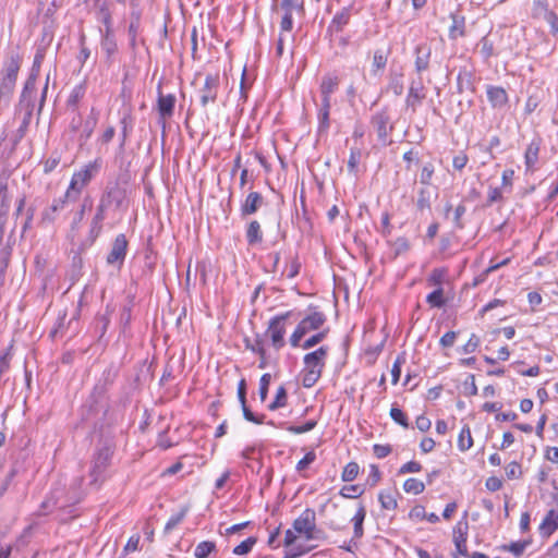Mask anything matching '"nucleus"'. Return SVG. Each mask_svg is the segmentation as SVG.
Here are the masks:
<instances>
[{
  "mask_svg": "<svg viewBox=\"0 0 558 558\" xmlns=\"http://www.w3.org/2000/svg\"><path fill=\"white\" fill-rule=\"evenodd\" d=\"M85 92H86L85 84L82 83V84L74 86V88L71 90L70 96L66 100L68 107H72V108L76 107L78 105V102L83 99Z\"/></svg>",
  "mask_w": 558,
  "mask_h": 558,
  "instance_id": "43",
  "label": "nucleus"
},
{
  "mask_svg": "<svg viewBox=\"0 0 558 558\" xmlns=\"http://www.w3.org/2000/svg\"><path fill=\"white\" fill-rule=\"evenodd\" d=\"M451 25L449 27L448 37L451 40H457L464 37L466 34L465 16L457 10L450 13Z\"/></svg>",
  "mask_w": 558,
  "mask_h": 558,
  "instance_id": "20",
  "label": "nucleus"
},
{
  "mask_svg": "<svg viewBox=\"0 0 558 558\" xmlns=\"http://www.w3.org/2000/svg\"><path fill=\"white\" fill-rule=\"evenodd\" d=\"M241 408H242L243 416L246 421L254 423V424H263L264 423L265 415L264 414H260V415L254 414L251 411V409L248 408L246 402L241 403Z\"/></svg>",
  "mask_w": 558,
  "mask_h": 558,
  "instance_id": "60",
  "label": "nucleus"
},
{
  "mask_svg": "<svg viewBox=\"0 0 558 558\" xmlns=\"http://www.w3.org/2000/svg\"><path fill=\"white\" fill-rule=\"evenodd\" d=\"M477 47L480 48V53L484 61H488L490 57L495 56L494 43L488 38V36L482 37Z\"/></svg>",
  "mask_w": 558,
  "mask_h": 558,
  "instance_id": "40",
  "label": "nucleus"
},
{
  "mask_svg": "<svg viewBox=\"0 0 558 558\" xmlns=\"http://www.w3.org/2000/svg\"><path fill=\"white\" fill-rule=\"evenodd\" d=\"M426 302L432 307L441 308L446 304V299L444 298V289L442 288L435 289L433 292H430L426 296Z\"/></svg>",
  "mask_w": 558,
  "mask_h": 558,
  "instance_id": "44",
  "label": "nucleus"
},
{
  "mask_svg": "<svg viewBox=\"0 0 558 558\" xmlns=\"http://www.w3.org/2000/svg\"><path fill=\"white\" fill-rule=\"evenodd\" d=\"M97 122H98V112L95 110V108H92L90 114L85 120V122L83 124V130L80 134V141L82 142V144L86 143L90 138V136L97 125Z\"/></svg>",
  "mask_w": 558,
  "mask_h": 558,
  "instance_id": "29",
  "label": "nucleus"
},
{
  "mask_svg": "<svg viewBox=\"0 0 558 558\" xmlns=\"http://www.w3.org/2000/svg\"><path fill=\"white\" fill-rule=\"evenodd\" d=\"M389 414H390V417L392 418V421L395 423L401 425L404 428H409L410 427L408 416H407V414L401 409H399L397 407H392L390 409V413Z\"/></svg>",
  "mask_w": 558,
  "mask_h": 558,
  "instance_id": "52",
  "label": "nucleus"
},
{
  "mask_svg": "<svg viewBox=\"0 0 558 558\" xmlns=\"http://www.w3.org/2000/svg\"><path fill=\"white\" fill-rule=\"evenodd\" d=\"M301 266L302 265H301V262L299 259V256L295 255L294 257H292L290 259L289 264L287 265V269H288L287 277L289 279L295 278L300 274Z\"/></svg>",
  "mask_w": 558,
  "mask_h": 558,
  "instance_id": "63",
  "label": "nucleus"
},
{
  "mask_svg": "<svg viewBox=\"0 0 558 558\" xmlns=\"http://www.w3.org/2000/svg\"><path fill=\"white\" fill-rule=\"evenodd\" d=\"M364 493V488L361 485H348L343 486L340 490V495L344 498H357Z\"/></svg>",
  "mask_w": 558,
  "mask_h": 558,
  "instance_id": "58",
  "label": "nucleus"
},
{
  "mask_svg": "<svg viewBox=\"0 0 558 558\" xmlns=\"http://www.w3.org/2000/svg\"><path fill=\"white\" fill-rule=\"evenodd\" d=\"M293 530L301 535H306L313 532L316 526V512L312 508H306L294 521Z\"/></svg>",
  "mask_w": 558,
  "mask_h": 558,
  "instance_id": "16",
  "label": "nucleus"
},
{
  "mask_svg": "<svg viewBox=\"0 0 558 558\" xmlns=\"http://www.w3.org/2000/svg\"><path fill=\"white\" fill-rule=\"evenodd\" d=\"M128 246L129 242L126 240L125 234L120 233L118 234L112 244L110 252L107 255L106 262L110 266H114L118 269H121V267L124 264L126 253H128Z\"/></svg>",
  "mask_w": 558,
  "mask_h": 558,
  "instance_id": "10",
  "label": "nucleus"
},
{
  "mask_svg": "<svg viewBox=\"0 0 558 558\" xmlns=\"http://www.w3.org/2000/svg\"><path fill=\"white\" fill-rule=\"evenodd\" d=\"M280 8L283 15L280 22L281 32H291L293 28V13H304L303 0H281Z\"/></svg>",
  "mask_w": 558,
  "mask_h": 558,
  "instance_id": "12",
  "label": "nucleus"
},
{
  "mask_svg": "<svg viewBox=\"0 0 558 558\" xmlns=\"http://www.w3.org/2000/svg\"><path fill=\"white\" fill-rule=\"evenodd\" d=\"M245 238L248 245H255L263 241V232L260 223L257 220H252L245 231Z\"/></svg>",
  "mask_w": 558,
  "mask_h": 558,
  "instance_id": "31",
  "label": "nucleus"
},
{
  "mask_svg": "<svg viewBox=\"0 0 558 558\" xmlns=\"http://www.w3.org/2000/svg\"><path fill=\"white\" fill-rule=\"evenodd\" d=\"M395 257L407 253L410 250L409 240L404 236H400L390 243Z\"/></svg>",
  "mask_w": 558,
  "mask_h": 558,
  "instance_id": "50",
  "label": "nucleus"
},
{
  "mask_svg": "<svg viewBox=\"0 0 558 558\" xmlns=\"http://www.w3.org/2000/svg\"><path fill=\"white\" fill-rule=\"evenodd\" d=\"M360 466L356 462H349L342 471L341 478L343 482H352L356 478Z\"/></svg>",
  "mask_w": 558,
  "mask_h": 558,
  "instance_id": "49",
  "label": "nucleus"
},
{
  "mask_svg": "<svg viewBox=\"0 0 558 558\" xmlns=\"http://www.w3.org/2000/svg\"><path fill=\"white\" fill-rule=\"evenodd\" d=\"M434 172L435 168L432 162L424 165L420 174V182L426 186L430 185Z\"/></svg>",
  "mask_w": 558,
  "mask_h": 558,
  "instance_id": "59",
  "label": "nucleus"
},
{
  "mask_svg": "<svg viewBox=\"0 0 558 558\" xmlns=\"http://www.w3.org/2000/svg\"><path fill=\"white\" fill-rule=\"evenodd\" d=\"M32 116V111L15 109L13 122H17L19 126L9 136V141L11 142L13 148H15L20 144V142L25 137L28 131V126L31 124Z\"/></svg>",
  "mask_w": 558,
  "mask_h": 558,
  "instance_id": "13",
  "label": "nucleus"
},
{
  "mask_svg": "<svg viewBox=\"0 0 558 558\" xmlns=\"http://www.w3.org/2000/svg\"><path fill=\"white\" fill-rule=\"evenodd\" d=\"M405 357L403 355H398L397 359L393 362L392 368H391V383L392 385H396L401 376V366L404 364Z\"/></svg>",
  "mask_w": 558,
  "mask_h": 558,
  "instance_id": "61",
  "label": "nucleus"
},
{
  "mask_svg": "<svg viewBox=\"0 0 558 558\" xmlns=\"http://www.w3.org/2000/svg\"><path fill=\"white\" fill-rule=\"evenodd\" d=\"M287 400H288L287 390H286L284 386H280L277 389L275 400L271 403H269L268 409L270 411H275L279 408H283L287 404Z\"/></svg>",
  "mask_w": 558,
  "mask_h": 558,
  "instance_id": "48",
  "label": "nucleus"
},
{
  "mask_svg": "<svg viewBox=\"0 0 558 558\" xmlns=\"http://www.w3.org/2000/svg\"><path fill=\"white\" fill-rule=\"evenodd\" d=\"M413 54L415 72L422 74L428 71L432 59V46L427 41H422L415 46Z\"/></svg>",
  "mask_w": 558,
  "mask_h": 558,
  "instance_id": "15",
  "label": "nucleus"
},
{
  "mask_svg": "<svg viewBox=\"0 0 558 558\" xmlns=\"http://www.w3.org/2000/svg\"><path fill=\"white\" fill-rule=\"evenodd\" d=\"M11 256V246L3 242V239H0V279L5 272L8 268L9 260Z\"/></svg>",
  "mask_w": 558,
  "mask_h": 558,
  "instance_id": "41",
  "label": "nucleus"
},
{
  "mask_svg": "<svg viewBox=\"0 0 558 558\" xmlns=\"http://www.w3.org/2000/svg\"><path fill=\"white\" fill-rule=\"evenodd\" d=\"M390 50H384L381 48L376 49L373 54L372 73L376 75L378 72L384 71L387 65Z\"/></svg>",
  "mask_w": 558,
  "mask_h": 558,
  "instance_id": "32",
  "label": "nucleus"
},
{
  "mask_svg": "<svg viewBox=\"0 0 558 558\" xmlns=\"http://www.w3.org/2000/svg\"><path fill=\"white\" fill-rule=\"evenodd\" d=\"M403 489L405 493L418 495L424 492L425 484L417 478L410 477L404 482Z\"/></svg>",
  "mask_w": 558,
  "mask_h": 558,
  "instance_id": "46",
  "label": "nucleus"
},
{
  "mask_svg": "<svg viewBox=\"0 0 558 558\" xmlns=\"http://www.w3.org/2000/svg\"><path fill=\"white\" fill-rule=\"evenodd\" d=\"M425 96V87L422 78L420 77L417 81H412L405 99L407 106L415 110V108L424 100Z\"/></svg>",
  "mask_w": 558,
  "mask_h": 558,
  "instance_id": "22",
  "label": "nucleus"
},
{
  "mask_svg": "<svg viewBox=\"0 0 558 558\" xmlns=\"http://www.w3.org/2000/svg\"><path fill=\"white\" fill-rule=\"evenodd\" d=\"M270 380L271 375L268 373L263 374L260 377L258 393L262 402L267 399Z\"/></svg>",
  "mask_w": 558,
  "mask_h": 558,
  "instance_id": "62",
  "label": "nucleus"
},
{
  "mask_svg": "<svg viewBox=\"0 0 558 558\" xmlns=\"http://www.w3.org/2000/svg\"><path fill=\"white\" fill-rule=\"evenodd\" d=\"M371 124L376 131L378 141L384 145H390L389 134L393 130V125L390 123V116L387 108H383L376 112L372 119Z\"/></svg>",
  "mask_w": 558,
  "mask_h": 558,
  "instance_id": "8",
  "label": "nucleus"
},
{
  "mask_svg": "<svg viewBox=\"0 0 558 558\" xmlns=\"http://www.w3.org/2000/svg\"><path fill=\"white\" fill-rule=\"evenodd\" d=\"M378 500L384 509L393 510L397 508L398 502L391 492L383 490L378 495Z\"/></svg>",
  "mask_w": 558,
  "mask_h": 558,
  "instance_id": "47",
  "label": "nucleus"
},
{
  "mask_svg": "<svg viewBox=\"0 0 558 558\" xmlns=\"http://www.w3.org/2000/svg\"><path fill=\"white\" fill-rule=\"evenodd\" d=\"M256 542L257 538L254 536L246 538L245 541L241 542L238 546L233 548V554L239 556L248 554L252 550L253 546L256 544Z\"/></svg>",
  "mask_w": 558,
  "mask_h": 558,
  "instance_id": "53",
  "label": "nucleus"
},
{
  "mask_svg": "<svg viewBox=\"0 0 558 558\" xmlns=\"http://www.w3.org/2000/svg\"><path fill=\"white\" fill-rule=\"evenodd\" d=\"M102 168L101 158L88 161L78 170L74 171L70 184L65 191L66 197L72 198V203L78 201L82 192L90 184V182L99 174Z\"/></svg>",
  "mask_w": 558,
  "mask_h": 558,
  "instance_id": "2",
  "label": "nucleus"
},
{
  "mask_svg": "<svg viewBox=\"0 0 558 558\" xmlns=\"http://www.w3.org/2000/svg\"><path fill=\"white\" fill-rule=\"evenodd\" d=\"M294 317V311H287L269 319L264 336L269 338L270 344L275 350L279 351L286 345L284 335L287 331V322Z\"/></svg>",
  "mask_w": 558,
  "mask_h": 558,
  "instance_id": "4",
  "label": "nucleus"
},
{
  "mask_svg": "<svg viewBox=\"0 0 558 558\" xmlns=\"http://www.w3.org/2000/svg\"><path fill=\"white\" fill-rule=\"evenodd\" d=\"M110 316L111 311L107 307L105 313H98L94 319V330L99 340L102 339L109 328Z\"/></svg>",
  "mask_w": 558,
  "mask_h": 558,
  "instance_id": "28",
  "label": "nucleus"
},
{
  "mask_svg": "<svg viewBox=\"0 0 558 558\" xmlns=\"http://www.w3.org/2000/svg\"><path fill=\"white\" fill-rule=\"evenodd\" d=\"M302 385L304 388H312L322 377V373L302 369Z\"/></svg>",
  "mask_w": 558,
  "mask_h": 558,
  "instance_id": "54",
  "label": "nucleus"
},
{
  "mask_svg": "<svg viewBox=\"0 0 558 558\" xmlns=\"http://www.w3.org/2000/svg\"><path fill=\"white\" fill-rule=\"evenodd\" d=\"M446 276V269L444 268H435L430 272L427 281L429 286H436L437 288H441V284L444 282Z\"/></svg>",
  "mask_w": 558,
  "mask_h": 558,
  "instance_id": "57",
  "label": "nucleus"
},
{
  "mask_svg": "<svg viewBox=\"0 0 558 558\" xmlns=\"http://www.w3.org/2000/svg\"><path fill=\"white\" fill-rule=\"evenodd\" d=\"M433 199V191L428 186L421 187L417 191V198L415 202L416 209L421 213L430 210Z\"/></svg>",
  "mask_w": 558,
  "mask_h": 558,
  "instance_id": "30",
  "label": "nucleus"
},
{
  "mask_svg": "<svg viewBox=\"0 0 558 558\" xmlns=\"http://www.w3.org/2000/svg\"><path fill=\"white\" fill-rule=\"evenodd\" d=\"M69 203H72V198L66 197V193L60 197L53 198L52 203L41 211L39 225L41 227L53 225L58 215L65 209Z\"/></svg>",
  "mask_w": 558,
  "mask_h": 558,
  "instance_id": "11",
  "label": "nucleus"
},
{
  "mask_svg": "<svg viewBox=\"0 0 558 558\" xmlns=\"http://www.w3.org/2000/svg\"><path fill=\"white\" fill-rule=\"evenodd\" d=\"M109 210L111 209L101 204L100 202H98L95 214L89 223L88 238L92 242H94L100 235L102 231L104 221L107 218V214Z\"/></svg>",
  "mask_w": 558,
  "mask_h": 558,
  "instance_id": "18",
  "label": "nucleus"
},
{
  "mask_svg": "<svg viewBox=\"0 0 558 558\" xmlns=\"http://www.w3.org/2000/svg\"><path fill=\"white\" fill-rule=\"evenodd\" d=\"M351 19V7L342 8L331 20L328 31L330 32H342Z\"/></svg>",
  "mask_w": 558,
  "mask_h": 558,
  "instance_id": "27",
  "label": "nucleus"
},
{
  "mask_svg": "<svg viewBox=\"0 0 558 558\" xmlns=\"http://www.w3.org/2000/svg\"><path fill=\"white\" fill-rule=\"evenodd\" d=\"M365 517H366L365 507L363 505H361L359 507L356 513L352 518L354 538H361L363 536V534H364L363 522L365 520Z\"/></svg>",
  "mask_w": 558,
  "mask_h": 558,
  "instance_id": "35",
  "label": "nucleus"
},
{
  "mask_svg": "<svg viewBox=\"0 0 558 558\" xmlns=\"http://www.w3.org/2000/svg\"><path fill=\"white\" fill-rule=\"evenodd\" d=\"M486 95L494 109H501L506 107L509 101L508 94L501 86L487 85Z\"/></svg>",
  "mask_w": 558,
  "mask_h": 558,
  "instance_id": "21",
  "label": "nucleus"
},
{
  "mask_svg": "<svg viewBox=\"0 0 558 558\" xmlns=\"http://www.w3.org/2000/svg\"><path fill=\"white\" fill-rule=\"evenodd\" d=\"M473 446V439L469 425H464L458 437V447L461 451H466Z\"/></svg>",
  "mask_w": 558,
  "mask_h": 558,
  "instance_id": "39",
  "label": "nucleus"
},
{
  "mask_svg": "<svg viewBox=\"0 0 558 558\" xmlns=\"http://www.w3.org/2000/svg\"><path fill=\"white\" fill-rule=\"evenodd\" d=\"M22 57L19 53L9 54L0 70V111L8 108L15 90Z\"/></svg>",
  "mask_w": 558,
  "mask_h": 558,
  "instance_id": "1",
  "label": "nucleus"
},
{
  "mask_svg": "<svg viewBox=\"0 0 558 558\" xmlns=\"http://www.w3.org/2000/svg\"><path fill=\"white\" fill-rule=\"evenodd\" d=\"M214 551H216L215 542L203 541L196 545L194 556L195 558H207Z\"/></svg>",
  "mask_w": 558,
  "mask_h": 558,
  "instance_id": "42",
  "label": "nucleus"
},
{
  "mask_svg": "<svg viewBox=\"0 0 558 558\" xmlns=\"http://www.w3.org/2000/svg\"><path fill=\"white\" fill-rule=\"evenodd\" d=\"M112 456L113 448L110 445L104 444L102 446L97 447L89 473L90 477L93 478V484H97L98 482L104 481L105 473L110 465Z\"/></svg>",
  "mask_w": 558,
  "mask_h": 558,
  "instance_id": "7",
  "label": "nucleus"
},
{
  "mask_svg": "<svg viewBox=\"0 0 558 558\" xmlns=\"http://www.w3.org/2000/svg\"><path fill=\"white\" fill-rule=\"evenodd\" d=\"M98 202L113 211L126 208V190L119 181H109L104 187Z\"/></svg>",
  "mask_w": 558,
  "mask_h": 558,
  "instance_id": "6",
  "label": "nucleus"
},
{
  "mask_svg": "<svg viewBox=\"0 0 558 558\" xmlns=\"http://www.w3.org/2000/svg\"><path fill=\"white\" fill-rule=\"evenodd\" d=\"M187 510V507H183L178 513L171 515L168 522L166 523L165 532L168 533L171 530H173L177 525H179L185 518Z\"/></svg>",
  "mask_w": 558,
  "mask_h": 558,
  "instance_id": "55",
  "label": "nucleus"
},
{
  "mask_svg": "<svg viewBox=\"0 0 558 558\" xmlns=\"http://www.w3.org/2000/svg\"><path fill=\"white\" fill-rule=\"evenodd\" d=\"M328 352L329 348L326 345H322L317 350L306 353L303 357V369L323 374Z\"/></svg>",
  "mask_w": 558,
  "mask_h": 558,
  "instance_id": "14",
  "label": "nucleus"
},
{
  "mask_svg": "<svg viewBox=\"0 0 558 558\" xmlns=\"http://www.w3.org/2000/svg\"><path fill=\"white\" fill-rule=\"evenodd\" d=\"M551 10L547 0H533L532 4V17L533 19H545Z\"/></svg>",
  "mask_w": 558,
  "mask_h": 558,
  "instance_id": "37",
  "label": "nucleus"
},
{
  "mask_svg": "<svg viewBox=\"0 0 558 558\" xmlns=\"http://www.w3.org/2000/svg\"><path fill=\"white\" fill-rule=\"evenodd\" d=\"M102 51L106 53L107 61H111V58L118 50V45L113 33L102 34L100 43Z\"/></svg>",
  "mask_w": 558,
  "mask_h": 558,
  "instance_id": "34",
  "label": "nucleus"
},
{
  "mask_svg": "<svg viewBox=\"0 0 558 558\" xmlns=\"http://www.w3.org/2000/svg\"><path fill=\"white\" fill-rule=\"evenodd\" d=\"M264 204V197L258 192H251L241 205L242 217L255 214Z\"/></svg>",
  "mask_w": 558,
  "mask_h": 558,
  "instance_id": "23",
  "label": "nucleus"
},
{
  "mask_svg": "<svg viewBox=\"0 0 558 558\" xmlns=\"http://www.w3.org/2000/svg\"><path fill=\"white\" fill-rule=\"evenodd\" d=\"M541 150V138H534L527 145L524 154V163L526 167V171L533 172L535 170V165L538 161V155Z\"/></svg>",
  "mask_w": 558,
  "mask_h": 558,
  "instance_id": "25",
  "label": "nucleus"
},
{
  "mask_svg": "<svg viewBox=\"0 0 558 558\" xmlns=\"http://www.w3.org/2000/svg\"><path fill=\"white\" fill-rule=\"evenodd\" d=\"M480 343H481L480 338L475 333H472L470 339L468 340V342L461 348V351L464 354L473 353L476 351Z\"/></svg>",
  "mask_w": 558,
  "mask_h": 558,
  "instance_id": "64",
  "label": "nucleus"
},
{
  "mask_svg": "<svg viewBox=\"0 0 558 558\" xmlns=\"http://www.w3.org/2000/svg\"><path fill=\"white\" fill-rule=\"evenodd\" d=\"M388 90L392 92L395 96H401L403 93V74L391 73L389 76Z\"/></svg>",
  "mask_w": 558,
  "mask_h": 558,
  "instance_id": "38",
  "label": "nucleus"
},
{
  "mask_svg": "<svg viewBox=\"0 0 558 558\" xmlns=\"http://www.w3.org/2000/svg\"><path fill=\"white\" fill-rule=\"evenodd\" d=\"M327 317L323 312L314 311L304 316L296 325L294 331L289 338L292 348H299L300 341L311 331L320 329L326 323Z\"/></svg>",
  "mask_w": 558,
  "mask_h": 558,
  "instance_id": "5",
  "label": "nucleus"
},
{
  "mask_svg": "<svg viewBox=\"0 0 558 558\" xmlns=\"http://www.w3.org/2000/svg\"><path fill=\"white\" fill-rule=\"evenodd\" d=\"M220 76L218 73H208L205 76L204 85L197 90L199 104L206 108L209 104H215L218 96Z\"/></svg>",
  "mask_w": 558,
  "mask_h": 558,
  "instance_id": "9",
  "label": "nucleus"
},
{
  "mask_svg": "<svg viewBox=\"0 0 558 558\" xmlns=\"http://www.w3.org/2000/svg\"><path fill=\"white\" fill-rule=\"evenodd\" d=\"M36 82H37V77H33V76L28 75L27 80L24 83L22 93L20 95V100H19V104L15 107V109L28 110V111L33 112L34 95L36 92Z\"/></svg>",
  "mask_w": 558,
  "mask_h": 558,
  "instance_id": "17",
  "label": "nucleus"
},
{
  "mask_svg": "<svg viewBox=\"0 0 558 558\" xmlns=\"http://www.w3.org/2000/svg\"><path fill=\"white\" fill-rule=\"evenodd\" d=\"M316 425V420H308L303 425H287L286 429L292 434H303L314 429Z\"/></svg>",
  "mask_w": 558,
  "mask_h": 558,
  "instance_id": "56",
  "label": "nucleus"
},
{
  "mask_svg": "<svg viewBox=\"0 0 558 558\" xmlns=\"http://www.w3.org/2000/svg\"><path fill=\"white\" fill-rule=\"evenodd\" d=\"M177 98L173 94L163 95L158 86L157 110L161 119L166 120L173 116Z\"/></svg>",
  "mask_w": 558,
  "mask_h": 558,
  "instance_id": "19",
  "label": "nucleus"
},
{
  "mask_svg": "<svg viewBox=\"0 0 558 558\" xmlns=\"http://www.w3.org/2000/svg\"><path fill=\"white\" fill-rule=\"evenodd\" d=\"M118 371L114 366L110 365L107 367L101 375V378L94 386V389L86 401L84 408L88 409V413H98L104 408V400L108 391V387L113 384Z\"/></svg>",
  "mask_w": 558,
  "mask_h": 558,
  "instance_id": "3",
  "label": "nucleus"
},
{
  "mask_svg": "<svg viewBox=\"0 0 558 558\" xmlns=\"http://www.w3.org/2000/svg\"><path fill=\"white\" fill-rule=\"evenodd\" d=\"M361 157H362L361 149L357 147H352L350 150V157L348 160L349 172L354 173V174L357 172V166L360 163Z\"/></svg>",
  "mask_w": 558,
  "mask_h": 558,
  "instance_id": "51",
  "label": "nucleus"
},
{
  "mask_svg": "<svg viewBox=\"0 0 558 558\" xmlns=\"http://www.w3.org/2000/svg\"><path fill=\"white\" fill-rule=\"evenodd\" d=\"M328 332H329V328H326V329L311 336L303 343L300 342L299 348H302L303 350H308V349L317 345L327 337Z\"/></svg>",
  "mask_w": 558,
  "mask_h": 558,
  "instance_id": "45",
  "label": "nucleus"
},
{
  "mask_svg": "<svg viewBox=\"0 0 558 558\" xmlns=\"http://www.w3.org/2000/svg\"><path fill=\"white\" fill-rule=\"evenodd\" d=\"M558 529V511L549 510L539 524V534L543 537H549Z\"/></svg>",
  "mask_w": 558,
  "mask_h": 558,
  "instance_id": "26",
  "label": "nucleus"
},
{
  "mask_svg": "<svg viewBox=\"0 0 558 558\" xmlns=\"http://www.w3.org/2000/svg\"><path fill=\"white\" fill-rule=\"evenodd\" d=\"M120 125H121V132H120L119 147L122 150V149H124L129 134L133 130V117L130 112L123 114V117L120 119Z\"/></svg>",
  "mask_w": 558,
  "mask_h": 558,
  "instance_id": "33",
  "label": "nucleus"
},
{
  "mask_svg": "<svg viewBox=\"0 0 558 558\" xmlns=\"http://www.w3.org/2000/svg\"><path fill=\"white\" fill-rule=\"evenodd\" d=\"M457 90L459 94L474 92V73L468 68H461L457 76Z\"/></svg>",
  "mask_w": 558,
  "mask_h": 558,
  "instance_id": "24",
  "label": "nucleus"
},
{
  "mask_svg": "<svg viewBox=\"0 0 558 558\" xmlns=\"http://www.w3.org/2000/svg\"><path fill=\"white\" fill-rule=\"evenodd\" d=\"M338 78L336 76L326 75L320 83V93L323 98H330L338 87Z\"/></svg>",
  "mask_w": 558,
  "mask_h": 558,
  "instance_id": "36",
  "label": "nucleus"
}]
</instances>
